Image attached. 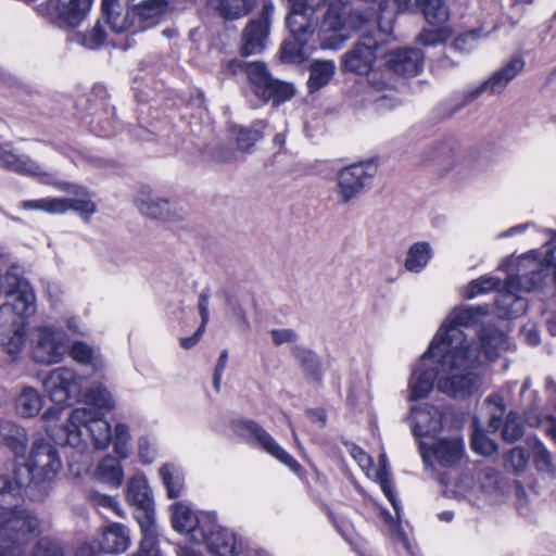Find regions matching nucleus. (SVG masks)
Wrapping results in <instances>:
<instances>
[{
	"mask_svg": "<svg viewBox=\"0 0 556 556\" xmlns=\"http://www.w3.org/2000/svg\"><path fill=\"white\" fill-rule=\"evenodd\" d=\"M485 314L482 306L454 308L433 337L427 355L439 365L438 391L454 399H467L479 391L480 345L466 332Z\"/></svg>",
	"mask_w": 556,
	"mask_h": 556,
	"instance_id": "1",
	"label": "nucleus"
},
{
	"mask_svg": "<svg viewBox=\"0 0 556 556\" xmlns=\"http://www.w3.org/2000/svg\"><path fill=\"white\" fill-rule=\"evenodd\" d=\"M84 400L86 406L71 410L56 440L84 452L89 438L96 450H105L112 439V429L104 415L115 406L113 396L105 387L96 384L87 390Z\"/></svg>",
	"mask_w": 556,
	"mask_h": 556,
	"instance_id": "2",
	"label": "nucleus"
},
{
	"mask_svg": "<svg viewBox=\"0 0 556 556\" xmlns=\"http://www.w3.org/2000/svg\"><path fill=\"white\" fill-rule=\"evenodd\" d=\"M502 268L507 271L505 290L495 302L503 315L514 318L527 311L528 302L518 292H531L543 282V264L536 257V252L507 258Z\"/></svg>",
	"mask_w": 556,
	"mask_h": 556,
	"instance_id": "3",
	"label": "nucleus"
},
{
	"mask_svg": "<svg viewBox=\"0 0 556 556\" xmlns=\"http://www.w3.org/2000/svg\"><path fill=\"white\" fill-rule=\"evenodd\" d=\"M349 1L350 0H314L315 13L321 5H328L321 28L324 33L331 34L323 38V48L331 50L339 49L349 38V35L340 33L344 26L352 29H359L377 18V15L383 13L388 7V0H368L372 3L370 9L357 8L351 10L346 15L345 10Z\"/></svg>",
	"mask_w": 556,
	"mask_h": 556,
	"instance_id": "4",
	"label": "nucleus"
},
{
	"mask_svg": "<svg viewBox=\"0 0 556 556\" xmlns=\"http://www.w3.org/2000/svg\"><path fill=\"white\" fill-rule=\"evenodd\" d=\"M36 312V295L29 281L18 267H11L0 285V334L8 333L17 325H24Z\"/></svg>",
	"mask_w": 556,
	"mask_h": 556,
	"instance_id": "5",
	"label": "nucleus"
},
{
	"mask_svg": "<svg viewBox=\"0 0 556 556\" xmlns=\"http://www.w3.org/2000/svg\"><path fill=\"white\" fill-rule=\"evenodd\" d=\"M29 344L31 358L41 365L58 364L68 352L66 333L48 323L36 325L29 330Z\"/></svg>",
	"mask_w": 556,
	"mask_h": 556,
	"instance_id": "6",
	"label": "nucleus"
},
{
	"mask_svg": "<svg viewBox=\"0 0 556 556\" xmlns=\"http://www.w3.org/2000/svg\"><path fill=\"white\" fill-rule=\"evenodd\" d=\"M35 515L7 513L0 519V556H18L30 540L40 532Z\"/></svg>",
	"mask_w": 556,
	"mask_h": 556,
	"instance_id": "7",
	"label": "nucleus"
},
{
	"mask_svg": "<svg viewBox=\"0 0 556 556\" xmlns=\"http://www.w3.org/2000/svg\"><path fill=\"white\" fill-rule=\"evenodd\" d=\"M61 468V457L54 444L37 440L33 443L27 462L17 465V472L27 479L28 484L41 483L53 479Z\"/></svg>",
	"mask_w": 556,
	"mask_h": 556,
	"instance_id": "8",
	"label": "nucleus"
},
{
	"mask_svg": "<svg viewBox=\"0 0 556 556\" xmlns=\"http://www.w3.org/2000/svg\"><path fill=\"white\" fill-rule=\"evenodd\" d=\"M245 74L254 94L263 101H271L274 105H279L295 94L293 85L275 79L263 62L247 64Z\"/></svg>",
	"mask_w": 556,
	"mask_h": 556,
	"instance_id": "9",
	"label": "nucleus"
},
{
	"mask_svg": "<svg viewBox=\"0 0 556 556\" xmlns=\"http://www.w3.org/2000/svg\"><path fill=\"white\" fill-rule=\"evenodd\" d=\"M378 40L372 36L365 35L354 46V48L345 52L342 56L343 68L348 72L355 73L358 75H368L369 83L376 89H384L389 87V83L386 79H378V73L371 72L374 62L377 58L376 51L378 49Z\"/></svg>",
	"mask_w": 556,
	"mask_h": 556,
	"instance_id": "10",
	"label": "nucleus"
},
{
	"mask_svg": "<svg viewBox=\"0 0 556 556\" xmlns=\"http://www.w3.org/2000/svg\"><path fill=\"white\" fill-rule=\"evenodd\" d=\"M376 172L377 166L372 162L352 164L342 168L338 174L337 186L333 189L339 202L346 204L355 199L370 182Z\"/></svg>",
	"mask_w": 556,
	"mask_h": 556,
	"instance_id": "11",
	"label": "nucleus"
},
{
	"mask_svg": "<svg viewBox=\"0 0 556 556\" xmlns=\"http://www.w3.org/2000/svg\"><path fill=\"white\" fill-rule=\"evenodd\" d=\"M83 382V377L78 376L74 369L59 367L46 377L43 388L52 402L63 405L81 394Z\"/></svg>",
	"mask_w": 556,
	"mask_h": 556,
	"instance_id": "12",
	"label": "nucleus"
},
{
	"mask_svg": "<svg viewBox=\"0 0 556 556\" xmlns=\"http://www.w3.org/2000/svg\"><path fill=\"white\" fill-rule=\"evenodd\" d=\"M290 17L286 18V23L293 38L285 41L281 47V59L287 63H301L305 58V46L312 37L318 22L315 15L295 17L293 23H290Z\"/></svg>",
	"mask_w": 556,
	"mask_h": 556,
	"instance_id": "13",
	"label": "nucleus"
},
{
	"mask_svg": "<svg viewBox=\"0 0 556 556\" xmlns=\"http://www.w3.org/2000/svg\"><path fill=\"white\" fill-rule=\"evenodd\" d=\"M233 429L240 437L256 441L268 454L293 472L300 471V464L255 421L240 420L233 425Z\"/></svg>",
	"mask_w": 556,
	"mask_h": 556,
	"instance_id": "14",
	"label": "nucleus"
},
{
	"mask_svg": "<svg viewBox=\"0 0 556 556\" xmlns=\"http://www.w3.org/2000/svg\"><path fill=\"white\" fill-rule=\"evenodd\" d=\"M419 452L426 467H432V458L442 467H453L460 463L465 454L462 438H442L432 445L419 442Z\"/></svg>",
	"mask_w": 556,
	"mask_h": 556,
	"instance_id": "15",
	"label": "nucleus"
},
{
	"mask_svg": "<svg viewBox=\"0 0 556 556\" xmlns=\"http://www.w3.org/2000/svg\"><path fill=\"white\" fill-rule=\"evenodd\" d=\"M92 2L93 0H47L40 11L53 23L76 27L86 18Z\"/></svg>",
	"mask_w": 556,
	"mask_h": 556,
	"instance_id": "16",
	"label": "nucleus"
},
{
	"mask_svg": "<svg viewBox=\"0 0 556 556\" xmlns=\"http://www.w3.org/2000/svg\"><path fill=\"white\" fill-rule=\"evenodd\" d=\"M525 68V61L520 56L511 58L503 67L479 86L467 90L464 98V105L479 98L482 93L501 94L507 85L519 75Z\"/></svg>",
	"mask_w": 556,
	"mask_h": 556,
	"instance_id": "17",
	"label": "nucleus"
},
{
	"mask_svg": "<svg viewBox=\"0 0 556 556\" xmlns=\"http://www.w3.org/2000/svg\"><path fill=\"white\" fill-rule=\"evenodd\" d=\"M274 13V4L266 1L263 4L260 17L251 21L242 33L241 53L244 56L261 53L265 48L269 34L270 18Z\"/></svg>",
	"mask_w": 556,
	"mask_h": 556,
	"instance_id": "18",
	"label": "nucleus"
},
{
	"mask_svg": "<svg viewBox=\"0 0 556 556\" xmlns=\"http://www.w3.org/2000/svg\"><path fill=\"white\" fill-rule=\"evenodd\" d=\"M135 204L142 215L152 219L170 220L182 217L174 201L149 188H142L138 192Z\"/></svg>",
	"mask_w": 556,
	"mask_h": 556,
	"instance_id": "19",
	"label": "nucleus"
},
{
	"mask_svg": "<svg viewBox=\"0 0 556 556\" xmlns=\"http://www.w3.org/2000/svg\"><path fill=\"white\" fill-rule=\"evenodd\" d=\"M439 365L437 361L427 355V351L421 357V363L412 370L408 380V400L418 401L427 397L433 389L434 382L438 387Z\"/></svg>",
	"mask_w": 556,
	"mask_h": 556,
	"instance_id": "20",
	"label": "nucleus"
},
{
	"mask_svg": "<svg viewBox=\"0 0 556 556\" xmlns=\"http://www.w3.org/2000/svg\"><path fill=\"white\" fill-rule=\"evenodd\" d=\"M28 485L27 479L18 475L17 466L12 473L0 476V519L7 513L14 515H34L29 510L18 507L24 489Z\"/></svg>",
	"mask_w": 556,
	"mask_h": 556,
	"instance_id": "21",
	"label": "nucleus"
},
{
	"mask_svg": "<svg viewBox=\"0 0 556 556\" xmlns=\"http://www.w3.org/2000/svg\"><path fill=\"white\" fill-rule=\"evenodd\" d=\"M407 419L416 438L433 437L442 428L441 410L428 403L412 406Z\"/></svg>",
	"mask_w": 556,
	"mask_h": 556,
	"instance_id": "22",
	"label": "nucleus"
},
{
	"mask_svg": "<svg viewBox=\"0 0 556 556\" xmlns=\"http://www.w3.org/2000/svg\"><path fill=\"white\" fill-rule=\"evenodd\" d=\"M0 167L21 175L41 178L45 182H49L51 177L43 165L26 155L15 154L8 146H0Z\"/></svg>",
	"mask_w": 556,
	"mask_h": 556,
	"instance_id": "23",
	"label": "nucleus"
},
{
	"mask_svg": "<svg viewBox=\"0 0 556 556\" xmlns=\"http://www.w3.org/2000/svg\"><path fill=\"white\" fill-rule=\"evenodd\" d=\"M424 54L419 49L405 48L388 54L389 71L404 76H415L422 67Z\"/></svg>",
	"mask_w": 556,
	"mask_h": 556,
	"instance_id": "24",
	"label": "nucleus"
},
{
	"mask_svg": "<svg viewBox=\"0 0 556 556\" xmlns=\"http://www.w3.org/2000/svg\"><path fill=\"white\" fill-rule=\"evenodd\" d=\"M477 343L480 345L481 350V363L478 367L483 363L484 357L493 361L497 358L502 352L509 349V340L506 333L491 325L482 327Z\"/></svg>",
	"mask_w": 556,
	"mask_h": 556,
	"instance_id": "25",
	"label": "nucleus"
},
{
	"mask_svg": "<svg viewBox=\"0 0 556 556\" xmlns=\"http://www.w3.org/2000/svg\"><path fill=\"white\" fill-rule=\"evenodd\" d=\"M205 541L208 551L215 556H238L241 549L235 532L223 527L211 530Z\"/></svg>",
	"mask_w": 556,
	"mask_h": 556,
	"instance_id": "26",
	"label": "nucleus"
},
{
	"mask_svg": "<svg viewBox=\"0 0 556 556\" xmlns=\"http://www.w3.org/2000/svg\"><path fill=\"white\" fill-rule=\"evenodd\" d=\"M100 548L106 554H122L130 545L129 530L126 526L112 522L103 528Z\"/></svg>",
	"mask_w": 556,
	"mask_h": 556,
	"instance_id": "27",
	"label": "nucleus"
},
{
	"mask_svg": "<svg viewBox=\"0 0 556 556\" xmlns=\"http://www.w3.org/2000/svg\"><path fill=\"white\" fill-rule=\"evenodd\" d=\"M173 11L174 7L167 0H144L135 7L136 15L148 26L168 17Z\"/></svg>",
	"mask_w": 556,
	"mask_h": 556,
	"instance_id": "28",
	"label": "nucleus"
},
{
	"mask_svg": "<svg viewBox=\"0 0 556 556\" xmlns=\"http://www.w3.org/2000/svg\"><path fill=\"white\" fill-rule=\"evenodd\" d=\"M60 188L66 192L83 197L75 199L60 198L61 202L64 203V213L68 210H73L88 222L96 213V204L89 198L85 197L86 190L83 187L71 184H62Z\"/></svg>",
	"mask_w": 556,
	"mask_h": 556,
	"instance_id": "29",
	"label": "nucleus"
},
{
	"mask_svg": "<svg viewBox=\"0 0 556 556\" xmlns=\"http://www.w3.org/2000/svg\"><path fill=\"white\" fill-rule=\"evenodd\" d=\"M292 355L299 362L305 379L308 382L319 384L321 382L323 371L318 355L314 351L299 345L292 349Z\"/></svg>",
	"mask_w": 556,
	"mask_h": 556,
	"instance_id": "30",
	"label": "nucleus"
},
{
	"mask_svg": "<svg viewBox=\"0 0 556 556\" xmlns=\"http://www.w3.org/2000/svg\"><path fill=\"white\" fill-rule=\"evenodd\" d=\"M0 440L14 455H24L27 444V434L24 428L10 420L0 421Z\"/></svg>",
	"mask_w": 556,
	"mask_h": 556,
	"instance_id": "31",
	"label": "nucleus"
},
{
	"mask_svg": "<svg viewBox=\"0 0 556 556\" xmlns=\"http://www.w3.org/2000/svg\"><path fill=\"white\" fill-rule=\"evenodd\" d=\"M528 450L532 454L533 464L538 471L551 478L556 477V464L549 451L536 438H528L526 441Z\"/></svg>",
	"mask_w": 556,
	"mask_h": 556,
	"instance_id": "32",
	"label": "nucleus"
},
{
	"mask_svg": "<svg viewBox=\"0 0 556 556\" xmlns=\"http://www.w3.org/2000/svg\"><path fill=\"white\" fill-rule=\"evenodd\" d=\"M336 72L331 60H315L309 66L307 87L309 92H316L329 84Z\"/></svg>",
	"mask_w": 556,
	"mask_h": 556,
	"instance_id": "33",
	"label": "nucleus"
},
{
	"mask_svg": "<svg viewBox=\"0 0 556 556\" xmlns=\"http://www.w3.org/2000/svg\"><path fill=\"white\" fill-rule=\"evenodd\" d=\"M42 403L43 400L35 388L24 387L15 397V409L20 416L30 418L41 410Z\"/></svg>",
	"mask_w": 556,
	"mask_h": 556,
	"instance_id": "34",
	"label": "nucleus"
},
{
	"mask_svg": "<svg viewBox=\"0 0 556 556\" xmlns=\"http://www.w3.org/2000/svg\"><path fill=\"white\" fill-rule=\"evenodd\" d=\"M432 257V248L426 241L412 244L407 251L404 267L410 273H420Z\"/></svg>",
	"mask_w": 556,
	"mask_h": 556,
	"instance_id": "35",
	"label": "nucleus"
},
{
	"mask_svg": "<svg viewBox=\"0 0 556 556\" xmlns=\"http://www.w3.org/2000/svg\"><path fill=\"white\" fill-rule=\"evenodd\" d=\"M136 519L141 529L142 538L140 544H143V548L151 547L152 544L157 545V529L153 506L138 508Z\"/></svg>",
	"mask_w": 556,
	"mask_h": 556,
	"instance_id": "36",
	"label": "nucleus"
},
{
	"mask_svg": "<svg viewBox=\"0 0 556 556\" xmlns=\"http://www.w3.org/2000/svg\"><path fill=\"white\" fill-rule=\"evenodd\" d=\"M477 479V471L475 473L464 472L455 482V495L467 500L472 505H479L482 495Z\"/></svg>",
	"mask_w": 556,
	"mask_h": 556,
	"instance_id": "37",
	"label": "nucleus"
},
{
	"mask_svg": "<svg viewBox=\"0 0 556 556\" xmlns=\"http://www.w3.org/2000/svg\"><path fill=\"white\" fill-rule=\"evenodd\" d=\"M127 500L138 508L148 507L152 505L148 483L142 476L132 477L127 485Z\"/></svg>",
	"mask_w": 556,
	"mask_h": 556,
	"instance_id": "38",
	"label": "nucleus"
},
{
	"mask_svg": "<svg viewBox=\"0 0 556 556\" xmlns=\"http://www.w3.org/2000/svg\"><path fill=\"white\" fill-rule=\"evenodd\" d=\"M172 523L178 532H190L198 525V517L194 511L184 502L172 506Z\"/></svg>",
	"mask_w": 556,
	"mask_h": 556,
	"instance_id": "39",
	"label": "nucleus"
},
{
	"mask_svg": "<svg viewBox=\"0 0 556 556\" xmlns=\"http://www.w3.org/2000/svg\"><path fill=\"white\" fill-rule=\"evenodd\" d=\"M96 473L101 481L115 488L122 484L124 478L122 466L113 456H105L99 463Z\"/></svg>",
	"mask_w": 556,
	"mask_h": 556,
	"instance_id": "40",
	"label": "nucleus"
},
{
	"mask_svg": "<svg viewBox=\"0 0 556 556\" xmlns=\"http://www.w3.org/2000/svg\"><path fill=\"white\" fill-rule=\"evenodd\" d=\"M160 476L170 498L178 497L184 489V475L181 470L173 465L166 464L160 469Z\"/></svg>",
	"mask_w": 556,
	"mask_h": 556,
	"instance_id": "41",
	"label": "nucleus"
},
{
	"mask_svg": "<svg viewBox=\"0 0 556 556\" xmlns=\"http://www.w3.org/2000/svg\"><path fill=\"white\" fill-rule=\"evenodd\" d=\"M422 14L427 23L432 26H445L450 17L448 9L442 0H426Z\"/></svg>",
	"mask_w": 556,
	"mask_h": 556,
	"instance_id": "42",
	"label": "nucleus"
},
{
	"mask_svg": "<svg viewBox=\"0 0 556 556\" xmlns=\"http://www.w3.org/2000/svg\"><path fill=\"white\" fill-rule=\"evenodd\" d=\"M130 440L129 427L123 422L116 424L112 431L110 443H113L114 452L119 458L124 459L128 457Z\"/></svg>",
	"mask_w": 556,
	"mask_h": 556,
	"instance_id": "43",
	"label": "nucleus"
},
{
	"mask_svg": "<svg viewBox=\"0 0 556 556\" xmlns=\"http://www.w3.org/2000/svg\"><path fill=\"white\" fill-rule=\"evenodd\" d=\"M25 333L26 330L24 324L15 326V328L8 331V333L0 334V342L10 355L15 356L23 350Z\"/></svg>",
	"mask_w": 556,
	"mask_h": 556,
	"instance_id": "44",
	"label": "nucleus"
},
{
	"mask_svg": "<svg viewBox=\"0 0 556 556\" xmlns=\"http://www.w3.org/2000/svg\"><path fill=\"white\" fill-rule=\"evenodd\" d=\"M386 462H387L386 456L381 455L379 457L380 469L378 471H374L372 476L375 477V480L380 484L381 490L383 491V493L386 494V496L392 504V506L395 510L396 517L399 518L400 506H399V502H397V500L392 491V488H391V481H390L389 472L386 468Z\"/></svg>",
	"mask_w": 556,
	"mask_h": 556,
	"instance_id": "45",
	"label": "nucleus"
},
{
	"mask_svg": "<svg viewBox=\"0 0 556 556\" xmlns=\"http://www.w3.org/2000/svg\"><path fill=\"white\" fill-rule=\"evenodd\" d=\"M525 433L523 422L521 417L514 412H510L503 425L502 438L508 443H514L522 438Z\"/></svg>",
	"mask_w": 556,
	"mask_h": 556,
	"instance_id": "46",
	"label": "nucleus"
},
{
	"mask_svg": "<svg viewBox=\"0 0 556 556\" xmlns=\"http://www.w3.org/2000/svg\"><path fill=\"white\" fill-rule=\"evenodd\" d=\"M478 484L480 485L482 500L496 492L500 484V472L494 468H482L477 470Z\"/></svg>",
	"mask_w": 556,
	"mask_h": 556,
	"instance_id": "47",
	"label": "nucleus"
},
{
	"mask_svg": "<svg viewBox=\"0 0 556 556\" xmlns=\"http://www.w3.org/2000/svg\"><path fill=\"white\" fill-rule=\"evenodd\" d=\"M263 123L258 122L251 128H240L237 134L238 148L244 152L250 151L251 148L263 138Z\"/></svg>",
	"mask_w": 556,
	"mask_h": 556,
	"instance_id": "48",
	"label": "nucleus"
},
{
	"mask_svg": "<svg viewBox=\"0 0 556 556\" xmlns=\"http://www.w3.org/2000/svg\"><path fill=\"white\" fill-rule=\"evenodd\" d=\"M453 35L450 26H438L437 29H422L417 40L422 46H437L445 42Z\"/></svg>",
	"mask_w": 556,
	"mask_h": 556,
	"instance_id": "49",
	"label": "nucleus"
},
{
	"mask_svg": "<svg viewBox=\"0 0 556 556\" xmlns=\"http://www.w3.org/2000/svg\"><path fill=\"white\" fill-rule=\"evenodd\" d=\"M24 210H39L50 214H63L64 203L60 198H45L39 200H28L22 203Z\"/></svg>",
	"mask_w": 556,
	"mask_h": 556,
	"instance_id": "50",
	"label": "nucleus"
},
{
	"mask_svg": "<svg viewBox=\"0 0 556 556\" xmlns=\"http://www.w3.org/2000/svg\"><path fill=\"white\" fill-rule=\"evenodd\" d=\"M505 467L514 473L523 472L529 464V454L521 447H514L504 456Z\"/></svg>",
	"mask_w": 556,
	"mask_h": 556,
	"instance_id": "51",
	"label": "nucleus"
},
{
	"mask_svg": "<svg viewBox=\"0 0 556 556\" xmlns=\"http://www.w3.org/2000/svg\"><path fill=\"white\" fill-rule=\"evenodd\" d=\"M216 9L220 15L230 20L239 18L250 10L245 0H219Z\"/></svg>",
	"mask_w": 556,
	"mask_h": 556,
	"instance_id": "52",
	"label": "nucleus"
},
{
	"mask_svg": "<svg viewBox=\"0 0 556 556\" xmlns=\"http://www.w3.org/2000/svg\"><path fill=\"white\" fill-rule=\"evenodd\" d=\"M501 286V280L492 276H482L476 280H472L468 288L466 296L473 299L482 293L490 292L497 289Z\"/></svg>",
	"mask_w": 556,
	"mask_h": 556,
	"instance_id": "53",
	"label": "nucleus"
},
{
	"mask_svg": "<svg viewBox=\"0 0 556 556\" xmlns=\"http://www.w3.org/2000/svg\"><path fill=\"white\" fill-rule=\"evenodd\" d=\"M471 445L475 452L484 456H490L497 451V444L479 429L472 433Z\"/></svg>",
	"mask_w": 556,
	"mask_h": 556,
	"instance_id": "54",
	"label": "nucleus"
},
{
	"mask_svg": "<svg viewBox=\"0 0 556 556\" xmlns=\"http://www.w3.org/2000/svg\"><path fill=\"white\" fill-rule=\"evenodd\" d=\"M485 403L489 405H493L496 408V412L492 413V416L489 421V430L495 432L502 426V415L505 412V403L504 399L497 394H490L485 399Z\"/></svg>",
	"mask_w": 556,
	"mask_h": 556,
	"instance_id": "55",
	"label": "nucleus"
},
{
	"mask_svg": "<svg viewBox=\"0 0 556 556\" xmlns=\"http://www.w3.org/2000/svg\"><path fill=\"white\" fill-rule=\"evenodd\" d=\"M289 3V14L287 17H290V23H293L295 17L315 15V5L314 0H288Z\"/></svg>",
	"mask_w": 556,
	"mask_h": 556,
	"instance_id": "56",
	"label": "nucleus"
},
{
	"mask_svg": "<svg viewBox=\"0 0 556 556\" xmlns=\"http://www.w3.org/2000/svg\"><path fill=\"white\" fill-rule=\"evenodd\" d=\"M68 351L72 358L80 364H91L97 358L94 349L83 341L75 342Z\"/></svg>",
	"mask_w": 556,
	"mask_h": 556,
	"instance_id": "57",
	"label": "nucleus"
},
{
	"mask_svg": "<svg viewBox=\"0 0 556 556\" xmlns=\"http://www.w3.org/2000/svg\"><path fill=\"white\" fill-rule=\"evenodd\" d=\"M543 264L542 277L543 280L548 276L553 275V279L556 283V235H554L552 241L547 245L544 253V258L540 260Z\"/></svg>",
	"mask_w": 556,
	"mask_h": 556,
	"instance_id": "58",
	"label": "nucleus"
},
{
	"mask_svg": "<svg viewBox=\"0 0 556 556\" xmlns=\"http://www.w3.org/2000/svg\"><path fill=\"white\" fill-rule=\"evenodd\" d=\"M106 18V23L111 29L115 33H123L128 29L132 21L128 17V14L122 13L118 9L111 10L103 13Z\"/></svg>",
	"mask_w": 556,
	"mask_h": 556,
	"instance_id": "59",
	"label": "nucleus"
},
{
	"mask_svg": "<svg viewBox=\"0 0 556 556\" xmlns=\"http://www.w3.org/2000/svg\"><path fill=\"white\" fill-rule=\"evenodd\" d=\"M348 447L350 455L358 464L359 468L365 472L367 477H371L374 472V462L371 456L355 444H350Z\"/></svg>",
	"mask_w": 556,
	"mask_h": 556,
	"instance_id": "60",
	"label": "nucleus"
},
{
	"mask_svg": "<svg viewBox=\"0 0 556 556\" xmlns=\"http://www.w3.org/2000/svg\"><path fill=\"white\" fill-rule=\"evenodd\" d=\"M31 556H65L62 546L49 539H41L35 546Z\"/></svg>",
	"mask_w": 556,
	"mask_h": 556,
	"instance_id": "61",
	"label": "nucleus"
},
{
	"mask_svg": "<svg viewBox=\"0 0 556 556\" xmlns=\"http://www.w3.org/2000/svg\"><path fill=\"white\" fill-rule=\"evenodd\" d=\"M227 305L231 312L232 317L236 319V323L240 330L247 331L250 329V321L247 317V313L242 305L236 300L231 298H227Z\"/></svg>",
	"mask_w": 556,
	"mask_h": 556,
	"instance_id": "62",
	"label": "nucleus"
},
{
	"mask_svg": "<svg viewBox=\"0 0 556 556\" xmlns=\"http://www.w3.org/2000/svg\"><path fill=\"white\" fill-rule=\"evenodd\" d=\"M78 36L81 37L80 42L85 47L88 49H97L103 43L105 39V31L103 30L101 24L98 22L90 33Z\"/></svg>",
	"mask_w": 556,
	"mask_h": 556,
	"instance_id": "63",
	"label": "nucleus"
},
{
	"mask_svg": "<svg viewBox=\"0 0 556 556\" xmlns=\"http://www.w3.org/2000/svg\"><path fill=\"white\" fill-rule=\"evenodd\" d=\"M90 500L93 503V505L98 507L108 508L114 511L117 516H123V510L114 497L99 492H92L90 495Z\"/></svg>",
	"mask_w": 556,
	"mask_h": 556,
	"instance_id": "64",
	"label": "nucleus"
}]
</instances>
